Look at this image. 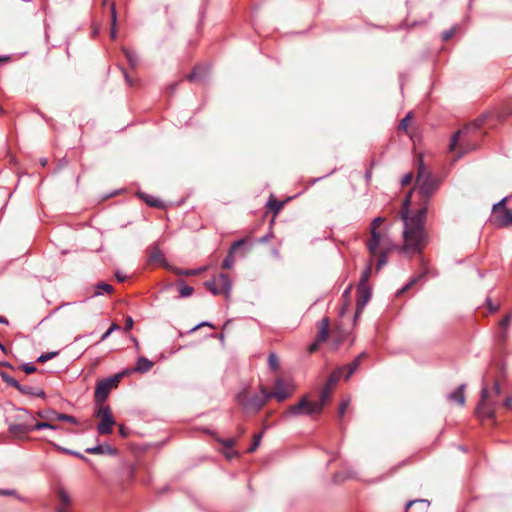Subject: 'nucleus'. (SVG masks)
<instances>
[{"instance_id":"f257e3e1","label":"nucleus","mask_w":512,"mask_h":512,"mask_svg":"<svg viewBox=\"0 0 512 512\" xmlns=\"http://www.w3.org/2000/svg\"><path fill=\"white\" fill-rule=\"evenodd\" d=\"M426 215V205L420 208L412 216H409L407 212L402 213L404 230L403 245L400 248L401 252L420 254L426 247L428 244V235L424 228Z\"/></svg>"},{"instance_id":"f03ea898","label":"nucleus","mask_w":512,"mask_h":512,"mask_svg":"<svg viewBox=\"0 0 512 512\" xmlns=\"http://www.w3.org/2000/svg\"><path fill=\"white\" fill-rule=\"evenodd\" d=\"M385 221L382 217H376L370 224V238L367 241V249L372 257H378L376 270L379 271L386 263L389 253L394 249V244L387 233L379 230Z\"/></svg>"},{"instance_id":"7ed1b4c3","label":"nucleus","mask_w":512,"mask_h":512,"mask_svg":"<svg viewBox=\"0 0 512 512\" xmlns=\"http://www.w3.org/2000/svg\"><path fill=\"white\" fill-rule=\"evenodd\" d=\"M483 120L479 119L457 131L451 138L449 149L455 151L460 149L461 155L466 154L478 147V140L481 136L479 129Z\"/></svg>"},{"instance_id":"20e7f679","label":"nucleus","mask_w":512,"mask_h":512,"mask_svg":"<svg viewBox=\"0 0 512 512\" xmlns=\"http://www.w3.org/2000/svg\"><path fill=\"white\" fill-rule=\"evenodd\" d=\"M416 185L425 204L439 187V181L426 169L422 157L418 159Z\"/></svg>"},{"instance_id":"39448f33","label":"nucleus","mask_w":512,"mask_h":512,"mask_svg":"<svg viewBox=\"0 0 512 512\" xmlns=\"http://www.w3.org/2000/svg\"><path fill=\"white\" fill-rule=\"evenodd\" d=\"M260 391L261 394H250L248 391L243 390L236 395V401L245 412L256 413L260 411L269 400L267 395V388L261 385Z\"/></svg>"},{"instance_id":"423d86ee","label":"nucleus","mask_w":512,"mask_h":512,"mask_svg":"<svg viewBox=\"0 0 512 512\" xmlns=\"http://www.w3.org/2000/svg\"><path fill=\"white\" fill-rule=\"evenodd\" d=\"M123 377V373H117L105 379L99 380L95 387L94 398L96 404H104L112 389L116 388Z\"/></svg>"},{"instance_id":"0eeeda50","label":"nucleus","mask_w":512,"mask_h":512,"mask_svg":"<svg viewBox=\"0 0 512 512\" xmlns=\"http://www.w3.org/2000/svg\"><path fill=\"white\" fill-rule=\"evenodd\" d=\"M95 417L100 419V422L97 425V432L100 435L111 434L116 422L112 415L110 406L106 404H96Z\"/></svg>"},{"instance_id":"6e6552de","label":"nucleus","mask_w":512,"mask_h":512,"mask_svg":"<svg viewBox=\"0 0 512 512\" xmlns=\"http://www.w3.org/2000/svg\"><path fill=\"white\" fill-rule=\"evenodd\" d=\"M204 285L213 295L223 294L226 299H229L232 283L227 274L220 273L218 277L206 281Z\"/></svg>"},{"instance_id":"1a4fd4ad","label":"nucleus","mask_w":512,"mask_h":512,"mask_svg":"<svg viewBox=\"0 0 512 512\" xmlns=\"http://www.w3.org/2000/svg\"><path fill=\"white\" fill-rule=\"evenodd\" d=\"M295 391L293 384L283 378H276L274 381L273 391L267 389L269 400L274 398L278 402H284L290 398Z\"/></svg>"},{"instance_id":"9d476101","label":"nucleus","mask_w":512,"mask_h":512,"mask_svg":"<svg viewBox=\"0 0 512 512\" xmlns=\"http://www.w3.org/2000/svg\"><path fill=\"white\" fill-rule=\"evenodd\" d=\"M496 403L489 400V390L486 384L482 386L480 400L476 407V414L482 419L495 418Z\"/></svg>"},{"instance_id":"9b49d317","label":"nucleus","mask_w":512,"mask_h":512,"mask_svg":"<svg viewBox=\"0 0 512 512\" xmlns=\"http://www.w3.org/2000/svg\"><path fill=\"white\" fill-rule=\"evenodd\" d=\"M322 412V404L308 400L307 396L302 397L299 402L289 407L287 413L293 416L314 415Z\"/></svg>"},{"instance_id":"f8f14e48","label":"nucleus","mask_w":512,"mask_h":512,"mask_svg":"<svg viewBox=\"0 0 512 512\" xmlns=\"http://www.w3.org/2000/svg\"><path fill=\"white\" fill-rule=\"evenodd\" d=\"M506 202L507 197L503 198L493 206V212L496 216L497 222L503 227L512 225V209L505 207Z\"/></svg>"},{"instance_id":"ddd939ff","label":"nucleus","mask_w":512,"mask_h":512,"mask_svg":"<svg viewBox=\"0 0 512 512\" xmlns=\"http://www.w3.org/2000/svg\"><path fill=\"white\" fill-rule=\"evenodd\" d=\"M329 319L327 317H324L319 323H318V334L316 337V340L309 346L308 351L309 353H314L318 350V347L321 343L327 341L329 337Z\"/></svg>"},{"instance_id":"4468645a","label":"nucleus","mask_w":512,"mask_h":512,"mask_svg":"<svg viewBox=\"0 0 512 512\" xmlns=\"http://www.w3.org/2000/svg\"><path fill=\"white\" fill-rule=\"evenodd\" d=\"M37 416L43 420H49L51 423H53L54 421H65L74 425H77L79 423L74 416L59 413L55 410L39 411L37 412Z\"/></svg>"},{"instance_id":"2eb2a0df","label":"nucleus","mask_w":512,"mask_h":512,"mask_svg":"<svg viewBox=\"0 0 512 512\" xmlns=\"http://www.w3.org/2000/svg\"><path fill=\"white\" fill-rule=\"evenodd\" d=\"M371 298V290L368 285L358 284L357 286V303L355 318L359 317L364 307Z\"/></svg>"},{"instance_id":"dca6fc26","label":"nucleus","mask_w":512,"mask_h":512,"mask_svg":"<svg viewBox=\"0 0 512 512\" xmlns=\"http://www.w3.org/2000/svg\"><path fill=\"white\" fill-rule=\"evenodd\" d=\"M246 244V241L245 239H240L238 241H235L230 250H229V253L228 255L224 258L223 262H222V268L223 269H229L233 266L234 262H235V259L233 257V253L236 252L239 248L243 247L244 245Z\"/></svg>"},{"instance_id":"f3484780","label":"nucleus","mask_w":512,"mask_h":512,"mask_svg":"<svg viewBox=\"0 0 512 512\" xmlns=\"http://www.w3.org/2000/svg\"><path fill=\"white\" fill-rule=\"evenodd\" d=\"M32 431V424L28 423H18V424H11L9 426V432L14 437L22 439L26 434Z\"/></svg>"},{"instance_id":"a211bd4d","label":"nucleus","mask_w":512,"mask_h":512,"mask_svg":"<svg viewBox=\"0 0 512 512\" xmlns=\"http://www.w3.org/2000/svg\"><path fill=\"white\" fill-rule=\"evenodd\" d=\"M429 502L424 499L411 500L406 504V512H427Z\"/></svg>"},{"instance_id":"6ab92c4d","label":"nucleus","mask_w":512,"mask_h":512,"mask_svg":"<svg viewBox=\"0 0 512 512\" xmlns=\"http://www.w3.org/2000/svg\"><path fill=\"white\" fill-rule=\"evenodd\" d=\"M85 452L88 454H95V455H103V454L115 455L117 451L115 448L111 447L108 444H105V445L100 444V445H97V446H94L91 448H87L85 450Z\"/></svg>"},{"instance_id":"aec40b11","label":"nucleus","mask_w":512,"mask_h":512,"mask_svg":"<svg viewBox=\"0 0 512 512\" xmlns=\"http://www.w3.org/2000/svg\"><path fill=\"white\" fill-rule=\"evenodd\" d=\"M465 388H466L465 384L460 385L456 390L452 391L448 395V400L463 406L466 401L465 395H464Z\"/></svg>"},{"instance_id":"412c9836","label":"nucleus","mask_w":512,"mask_h":512,"mask_svg":"<svg viewBox=\"0 0 512 512\" xmlns=\"http://www.w3.org/2000/svg\"><path fill=\"white\" fill-rule=\"evenodd\" d=\"M365 357L366 353H361L353 362L341 369L342 373L346 371L345 379H349L354 374V372L358 369L361 360Z\"/></svg>"},{"instance_id":"4be33fe9","label":"nucleus","mask_w":512,"mask_h":512,"mask_svg":"<svg viewBox=\"0 0 512 512\" xmlns=\"http://www.w3.org/2000/svg\"><path fill=\"white\" fill-rule=\"evenodd\" d=\"M16 389L24 394V395H29V396H38V397H41V396H44V392L42 390H39V389H36L32 386H28V385H21L20 383L18 384V387H16Z\"/></svg>"},{"instance_id":"5701e85b","label":"nucleus","mask_w":512,"mask_h":512,"mask_svg":"<svg viewBox=\"0 0 512 512\" xmlns=\"http://www.w3.org/2000/svg\"><path fill=\"white\" fill-rule=\"evenodd\" d=\"M153 366V362L145 357H140L137 361L136 371L145 373L148 372Z\"/></svg>"},{"instance_id":"b1692460","label":"nucleus","mask_w":512,"mask_h":512,"mask_svg":"<svg viewBox=\"0 0 512 512\" xmlns=\"http://www.w3.org/2000/svg\"><path fill=\"white\" fill-rule=\"evenodd\" d=\"M58 428L59 426L51 423L49 420L37 421L34 425H32V431L42 429L57 430Z\"/></svg>"},{"instance_id":"393cba45","label":"nucleus","mask_w":512,"mask_h":512,"mask_svg":"<svg viewBox=\"0 0 512 512\" xmlns=\"http://www.w3.org/2000/svg\"><path fill=\"white\" fill-rule=\"evenodd\" d=\"M331 394H332V389L329 385H325L321 391H320V400H319V404H322V408L324 407V405L326 403H328L330 401V398H331Z\"/></svg>"},{"instance_id":"a878e982","label":"nucleus","mask_w":512,"mask_h":512,"mask_svg":"<svg viewBox=\"0 0 512 512\" xmlns=\"http://www.w3.org/2000/svg\"><path fill=\"white\" fill-rule=\"evenodd\" d=\"M140 197L145 201L147 205L154 208H161L163 207V203L160 199L155 198L154 196H149L145 194H140Z\"/></svg>"},{"instance_id":"bb28decb","label":"nucleus","mask_w":512,"mask_h":512,"mask_svg":"<svg viewBox=\"0 0 512 512\" xmlns=\"http://www.w3.org/2000/svg\"><path fill=\"white\" fill-rule=\"evenodd\" d=\"M373 258L371 256V259L367 265V267L365 268V270L362 272V275H361V278H360V282L359 284H364V285H368L367 282L371 276V273H372V263H373Z\"/></svg>"},{"instance_id":"cd10ccee","label":"nucleus","mask_w":512,"mask_h":512,"mask_svg":"<svg viewBox=\"0 0 512 512\" xmlns=\"http://www.w3.org/2000/svg\"><path fill=\"white\" fill-rule=\"evenodd\" d=\"M110 10H111V38L112 39H115L116 38V23H117V12H116V8H115V4L112 3L111 4V7H110Z\"/></svg>"},{"instance_id":"c85d7f7f","label":"nucleus","mask_w":512,"mask_h":512,"mask_svg":"<svg viewBox=\"0 0 512 512\" xmlns=\"http://www.w3.org/2000/svg\"><path fill=\"white\" fill-rule=\"evenodd\" d=\"M342 374L343 373H342L341 369L334 371L328 377L327 383L325 385H329L332 389L333 386L336 385V383L340 380V378L342 377Z\"/></svg>"},{"instance_id":"c756f323","label":"nucleus","mask_w":512,"mask_h":512,"mask_svg":"<svg viewBox=\"0 0 512 512\" xmlns=\"http://www.w3.org/2000/svg\"><path fill=\"white\" fill-rule=\"evenodd\" d=\"M123 53H124V56H125L126 60L130 64V66L131 67H136V65L138 64V57H137V55L134 52H132V51H130L128 49H124Z\"/></svg>"},{"instance_id":"7c9ffc66","label":"nucleus","mask_w":512,"mask_h":512,"mask_svg":"<svg viewBox=\"0 0 512 512\" xmlns=\"http://www.w3.org/2000/svg\"><path fill=\"white\" fill-rule=\"evenodd\" d=\"M262 436H263V433L260 432V433H256L253 437V441H252V444L250 445V447L247 449V452L248 453H253L256 451V449L259 447L260 445V442H261V439H262Z\"/></svg>"},{"instance_id":"2f4dec72","label":"nucleus","mask_w":512,"mask_h":512,"mask_svg":"<svg viewBox=\"0 0 512 512\" xmlns=\"http://www.w3.org/2000/svg\"><path fill=\"white\" fill-rule=\"evenodd\" d=\"M268 365L271 370L277 371L280 367V362L275 353H270L268 357Z\"/></svg>"},{"instance_id":"473e14b6","label":"nucleus","mask_w":512,"mask_h":512,"mask_svg":"<svg viewBox=\"0 0 512 512\" xmlns=\"http://www.w3.org/2000/svg\"><path fill=\"white\" fill-rule=\"evenodd\" d=\"M58 499L61 502V504H63L66 507L70 506L71 504V498L64 489H60L58 491Z\"/></svg>"},{"instance_id":"72a5a7b5","label":"nucleus","mask_w":512,"mask_h":512,"mask_svg":"<svg viewBox=\"0 0 512 512\" xmlns=\"http://www.w3.org/2000/svg\"><path fill=\"white\" fill-rule=\"evenodd\" d=\"M96 289L97 295H102L104 292L111 293L113 291V287L110 284L104 282L98 283L96 285Z\"/></svg>"},{"instance_id":"f704fd0d","label":"nucleus","mask_w":512,"mask_h":512,"mask_svg":"<svg viewBox=\"0 0 512 512\" xmlns=\"http://www.w3.org/2000/svg\"><path fill=\"white\" fill-rule=\"evenodd\" d=\"M0 376L7 385L12 386L14 388L18 387L19 382L15 380L13 377H11L7 372H0Z\"/></svg>"},{"instance_id":"c9c22d12","label":"nucleus","mask_w":512,"mask_h":512,"mask_svg":"<svg viewBox=\"0 0 512 512\" xmlns=\"http://www.w3.org/2000/svg\"><path fill=\"white\" fill-rule=\"evenodd\" d=\"M426 271L414 276L408 284H406L399 292L398 294H401L408 290L410 287H412L415 283H417L420 279H422L425 275Z\"/></svg>"},{"instance_id":"e433bc0d","label":"nucleus","mask_w":512,"mask_h":512,"mask_svg":"<svg viewBox=\"0 0 512 512\" xmlns=\"http://www.w3.org/2000/svg\"><path fill=\"white\" fill-rule=\"evenodd\" d=\"M193 291H194L193 287L188 286V285H183L182 284L179 287V295L182 298L190 297L193 294Z\"/></svg>"},{"instance_id":"4c0bfd02","label":"nucleus","mask_w":512,"mask_h":512,"mask_svg":"<svg viewBox=\"0 0 512 512\" xmlns=\"http://www.w3.org/2000/svg\"><path fill=\"white\" fill-rule=\"evenodd\" d=\"M149 259H150V261L158 262V261L164 260V256H163L162 252L157 247H155L150 251Z\"/></svg>"},{"instance_id":"58836bf2","label":"nucleus","mask_w":512,"mask_h":512,"mask_svg":"<svg viewBox=\"0 0 512 512\" xmlns=\"http://www.w3.org/2000/svg\"><path fill=\"white\" fill-rule=\"evenodd\" d=\"M512 321V313L507 314L499 323V328L508 330L510 322Z\"/></svg>"},{"instance_id":"ea45409f","label":"nucleus","mask_w":512,"mask_h":512,"mask_svg":"<svg viewBox=\"0 0 512 512\" xmlns=\"http://www.w3.org/2000/svg\"><path fill=\"white\" fill-rule=\"evenodd\" d=\"M349 404H350L349 399L342 400V402L340 403L339 410H338V416L340 419L344 416Z\"/></svg>"},{"instance_id":"a19ab883","label":"nucleus","mask_w":512,"mask_h":512,"mask_svg":"<svg viewBox=\"0 0 512 512\" xmlns=\"http://www.w3.org/2000/svg\"><path fill=\"white\" fill-rule=\"evenodd\" d=\"M58 354V352H49V353H44L42 355H40L38 358H37V362L39 363H45L46 361L54 358L56 355Z\"/></svg>"},{"instance_id":"79ce46f5","label":"nucleus","mask_w":512,"mask_h":512,"mask_svg":"<svg viewBox=\"0 0 512 512\" xmlns=\"http://www.w3.org/2000/svg\"><path fill=\"white\" fill-rule=\"evenodd\" d=\"M120 329V326L117 323H112L110 328L101 336L100 341L106 340L112 332L117 331Z\"/></svg>"},{"instance_id":"37998d69","label":"nucleus","mask_w":512,"mask_h":512,"mask_svg":"<svg viewBox=\"0 0 512 512\" xmlns=\"http://www.w3.org/2000/svg\"><path fill=\"white\" fill-rule=\"evenodd\" d=\"M268 206L277 214L282 209V203L277 200H269Z\"/></svg>"},{"instance_id":"c03bdc74","label":"nucleus","mask_w":512,"mask_h":512,"mask_svg":"<svg viewBox=\"0 0 512 512\" xmlns=\"http://www.w3.org/2000/svg\"><path fill=\"white\" fill-rule=\"evenodd\" d=\"M20 369L26 374H32L37 371V368L32 363H24L20 366Z\"/></svg>"},{"instance_id":"a18cd8bd","label":"nucleus","mask_w":512,"mask_h":512,"mask_svg":"<svg viewBox=\"0 0 512 512\" xmlns=\"http://www.w3.org/2000/svg\"><path fill=\"white\" fill-rule=\"evenodd\" d=\"M495 337L500 344H503L507 339V330L499 328V331L496 333Z\"/></svg>"},{"instance_id":"49530a36","label":"nucleus","mask_w":512,"mask_h":512,"mask_svg":"<svg viewBox=\"0 0 512 512\" xmlns=\"http://www.w3.org/2000/svg\"><path fill=\"white\" fill-rule=\"evenodd\" d=\"M411 118V114L408 113L399 123V126H398V129L399 130H403V131H407V128H408V122Z\"/></svg>"},{"instance_id":"de8ad7c7","label":"nucleus","mask_w":512,"mask_h":512,"mask_svg":"<svg viewBox=\"0 0 512 512\" xmlns=\"http://www.w3.org/2000/svg\"><path fill=\"white\" fill-rule=\"evenodd\" d=\"M454 34H455V28H451V29H448L443 32L442 38L444 41H448L453 37Z\"/></svg>"},{"instance_id":"09e8293b","label":"nucleus","mask_w":512,"mask_h":512,"mask_svg":"<svg viewBox=\"0 0 512 512\" xmlns=\"http://www.w3.org/2000/svg\"><path fill=\"white\" fill-rule=\"evenodd\" d=\"M412 180H413V174L408 173V174L404 175L403 178L401 179V184H402V186L410 185Z\"/></svg>"},{"instance_id":"8fccbe9b","label":"nucleus","mask_w":512,"mask_h":512,"mask_svg":"<svg viewBox=\"0 0 512 512\" xmlns=\"http://www.w3.org/2000/svg\"><path fill=\"white\" fill-rule=\"evenodd\" d=\"M198 69H199L198 67H195L192 70V72L187 75V79L189 81H195V80H197L199 78Z\"/></svg>"},{"instance_id":"3c124183","label":"nucleus","mask_w":512,"mask_h":512,"mask_svg":"<svg viewBox=\"0 0 512 512\" xmlns=\"http://www.w3.org/2000/svg\"><path fill=\"white\" fill-rule=\"evenodd\" d=\"M133 325H134V321H133L132 317H130V316L126 317L125 325H124V330L126 332L130 331L133 328Z\"/></svg>"},{"instance_id":"603ef678","label":"nucleus","mask_w":512,"mask_h":512,"mask_svg":"<svg viewBox=\"0 0 512 512\" xmlns=\"http://www.w3.org/2000/svg\"><path fill=\"white\" fill-rule=\"evenodd\" d=\"M220 443L223 444V446H225L226 448H232L234 445H235V440L234 439H220L219 440Z\"/></svg>"},{"instance_id":"864d4df0","label":"nucleus","mask_w":512,"mask_h":512,"mask_svg":"<svg viewBox=\"0 0 512 512\" xmlns=\"http://www.w3.org/2000/svg\"><path fill=\"white\" fill-rule=\"evenodd\" d=\"M199 272H200V269H191V270L180 271L179 274L186 275V276H192V275H197Z\"/></svg>"},{"instance_id":"5fc2aeb1","label":"nucleus","mask_w":512,"mask_h":512,"mask_svg":"<svg viewBox=\"0 0 512 512\" xmlns=\"http://www.w3.org/2000/svg\"><path fill=\"white\" fill-rule=\"evenodd\" d=\"M51 444H52V446H53L56 450H58V451H60V452H63V453H66V454H71V453H72V450H69V449H67V448L61 447V446H59V445H58V444H56V443L51 442Z\"/></svg>"},{"instance_id":"6e6d98bb","label":"nucleus","mask_w":512,"mask_h":512,"mask_svg":"<svg viewBox=\"0 0 512 512\" xmlns=\"http://www.w3.org/2000/svg\"><path fill=\"white\" fill-rule=\"evenodd\" d=\"M0 495H2V496H14V495H16V491L15 490H11V489H0Z\"/></svg>"},{"instance_id":"4d7b16f0","label":"nucleus","mask_w":512,"mask_h":512,"mask_svg":"<svg viewBox=\"0 0 512 512\" xmlns=\"http://www.w3.org/2000/svg\"><path fill=\"white\" fill-rule=\"evenodd\" d=\"M503 406L507 409H512V397L507 396L503 401Z\"/></svg>"},{"instance_id":"13d9d810","label":"nucleus","mask_w":512,"mask_h":512,"mask_svg":"<svg viewBox=\"0 0 512 512\" xmlns=\"http://www.w3.org/2000/svg\"><path fill=\"white\" fill-rule=\"evenodd\" d=\"M487 303H488V308L491 312H496L498 310V306L494 305L489 298L487 299Z\"/></svg>"},{"instance_id":"bf43d9fd","label":"nucleus","mask_w":512,"mask_h":512,"mask_svg":"<svg viewBox=\"0 0 512 512\" xmlns=\"http://www.w3.org/2000/svg\"><path fill=\"white\" fill-rule=\"evenodd\" d=\"M494 393L496 396H499L501 393V389L498 382L494 383Z\"/></svg>"},{"instance_id":"052dcab7","label":"nucleus","mask_w":512,"mask_h":512,"mask_svg":"<svg viewBox=\"0 0 512 512\" xmlns=\"http://www.w3.org/2000/svg\"><path fill=\"white\" fill-rule=\"evenodd\" d=\"M202 326H209V327H213L211 323L209 322H202L200 324H198L197 326H195L191 331H195L197 330L199 327H202Z\"/></svg>"},{"instance_id":"680f3d73","label":"nucleus","mask_w":512,"mask_h":512,"mask_svg":"<svg viewBox=\"0 0 512 512\" xmlns=\"http://www.w3.org/2000/svg\"><path fill=\"white\" fill-rule=\"evenodd\" d=\"M115 276H116V278H117V280H118L119 282H123V281H125V279H126V277H125V276H122L119 272H117V273L115 274Z\"/></svg>"},{"instance_id":"e2e57ef3","label":"nucleus","mask_w":512,"mask_h":512,"mask_svg":"<svg viewBox=\"0 0 512 512\" xmlns=\"http://www.w3.org/2000/svg\"><path fill=\"white\" fill-rule=\"evenodd\" d=\"M70 455H74L80 459H83V460H87V458H85L82 454H80L79 452H75V451H72V453Z\"/></svg>"},{"instance_id":"0e129e2a","label":"nucleus","mask_w":512,"mask_h":512,"mask_svg":"<svg viewBox=\"0 0 512 512\" xmlns=\"http://www.w3.org/2000/svg\"><path fill=\"white\" fill-rule=\"evenodd\" d=\"M340 480H342V478H341V474H340V473H336V474L334 475V481H335V482H338V481H340Z\"/></svg>"},{"instance_id":"69168bd1","label":"nucleus","mask_w":512,"mask_h":512,"mask_svg":"<svg viewBox=\"0 0 512 512\" xmlns=\"http://www.w3.org/2000/svg\"><path fill=\"white\" fill-rule=\"evenodd\" d=\"M124 75H125V79H126L127 83H128L129 85H132V80H131V78L129 77V75H128L127 73H125Z\"/></svg>"},{"instance_id":"338daca9","label":"nucleus","mask_w":512,"mask_h":512,"mask_svg":"<svg viewBox=\"0 0 512 512\" xmlns=\"http://www.w3.org/2000/svg\"><path fill=\"white\" fill-rule=\"evenodd\" d=\"M270 238V235H267V236H264L260 239V242L264 243V242H267Z\"/></svg>"},{"instance_id":"774afa93","label":"nucleus","mask_w":512,"mask_h":512,"mask_svg":"<svg viewBox=\"0 0 512 512\" xmlns=\"http://www.w3.org/2000/svg\"><path fill=\"white\" fill-rule=\"evenodd\" d=\"M0 323L8 324L7 318H5L4 316H0Z\"/></svg>"}]
</instances>
